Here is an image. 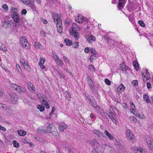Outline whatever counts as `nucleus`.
<instances>
[{"mask_svg": "<svg viewBox=\"0 0 153 153\" xmlns=\"http://www.w3.org/2000/svg\"><path fill=\"white\" fill-rule=\"evenodd\" d=\"M80 29V27L76 24H73L70 30V33L71 35L74 36V38L78 40L79 38V34L78 31Z\"/></svg>", "mask_w": 153, "mask_h": 153, "instance_id": "obj_1", "label": "nucleus"}, {"mask_svg": "<svg viewBox=\"0 0 153 153\" xmlns=\"http://www.w3.org/2000/svg\"><path fill=\"white\" fill-rule=\"evenodd\" d=\"M11 88L13 90H15L17 91L22 93L26 91V89L25 88H22L20 86H18L16 84H12L10 85Z\"/></svg>", "mask_w": 153, "mask_h": 153, "instance_id": "obj_2", "label": "nucleus"}, {"mask_svg": "<svg viewBox=\"0 0 153 153\" xmlns=\"http://www.w3.org/2000/svg\"><path fill=\"white\" fill-rule=\"evenodd\" d=\"M20 42L22 47L26 49H29L30 45L27 42V40L25 37H22L20 39Z\"/></svg>", "mask_w": 153, "mask_h": 153, "instance_id": "obj_3", "label": "nucleus"}, {"mask_svg": "<svg viewBox=\"0 0 153 153\" xmlns=\"http://www.w3.org/2000/svg\"><path fill=\"white\" fill-rule=\"evenodd\" d=\"M93 132L94 134L96 135L97 138H99L101 139L105 136L103 133L98 130H94L93 131Z\"/></svg>", "mask_w": 153, "mask_h": 153, "instance_id": "obj_4", "label": "nucleus"}, {"mask_svg": "<svg viewBox=\"0 0 153 153\" xmlns=\"http://www.w3.org/2000/svg\"><path fill=\"white\" fill-rule=\"evenodd\" d=\"M10 99L11 102L13 103H16L17 102V96L16 94L11 93L10 94Z\"/></svg>", "mask_w": 153, "mask_h": 153, "instance_id": "obj_5", "label": "nucleus"}, {"mask_svg": "<svg viewBox=\"0 0 153 153\" xmlns=\"http://www.w3.org/2000/svg\"><path fill=\"white\" fill-rule=\"evenodd\" d=\"M11 17L14 22L18 23L19 22V18L18 14L16 12H13L11 14Z\"/></svg>", "mask_w": 153, "mask_h": 153, "instance_id": "obj_6", "label": "nucleus"}, {"mask_svg": "<svg viewBox=\"0 0 153 153\" xmlns=\"http://www.w3.org/2000/svg\"><path fill=\"white\" fill-rule=\"evenodd\" d=\"M126 134L127 138L128 140H132L134 137V136L132 133H131V131L127 129L126 131Z\"/></svg>", "mask_w": 153, "mask_h": 153, "instance_id": "obj_7", "label": "nucleus"}, {"mask_svg": "<svg viewBox=\"0 0 153 153\" xmlns=\"http://www.w3.org/2000/svg\"><path fill=\"white\" fill-rule=\"evenodd\" d=\"M142 75L146 78L145 79L144 78H143V80L144 82H146L150 78V74L147 70H146L144 71H143L142 72Z\"/></svg>", "mask_w": 153, "mask_h": 153, "instance_id": "obj_8", "label": "nucleus"}, {"mask_svg": "<svg viewBox=\"0 0 153 153\" xmlns=\"http://www.w3.org/2000/svg\"><path fill=\"white\" fill-rule=\"evenodd\" d=\"M59 21V23H56L57 30L58 32L61 33L62 32V20Z\"/></svg>", "mask_w": 153, "mask_h": 153, "instance_id": "obj_9", "label": "nucleus"}, {"mask_svg": "<svg viewBox=\"0 0 153 153\" xmlns=\"http://www.w3.org/2000/svg\"><path fill=\"white\" fill-rule=\"evenodd\" d=\"M131 150L137 153H144L143 149L140 147H137L136 146H133L131 148Z\"/></svg>", "mask_w": 153, "mask_h": 153, "instance_id": "obj_10", "label": "nucleus"}, {"mask_svg": "<svg viewBox=\"0 0 153 153\" xmlns=\"http://www.w3.org/2000/svg\"><path fill=\"white\" fill-rule=\"evenodd\" d=\"M146 141L151 150L153 151V139L149 138L147 139Z\"/></svg>", "mask_w": 153, "mask_h": 153, "instance_id": "obj_11", "label": "nucleus"}, {"mask_svg": "<svg viewBox=\"0 0 153 153\" xmlns=\"http://www.w3.org/2000/svg\"><path fill=\"white\" fill-rule=\"evenodd\" d=\"M67 127L66 125L63 123H60L59 125L58 128L59 131H62Z\"/></svg>", "mask_w": 153, "mask_h": 153, "instance_id": "obj_12", "label": "nucleus"}, {"mask_svg": "<svg viewBox=\"0 0 153 153\" xmlns=\"http://www.w3.org/2000/svg\"><path fill=\"white\" fill-rule=\"evenodd\" d=\"M52 17L54 19V22L56 24L59 23V20H61L56 13L53 14L52 15Z\"/></svg>", "mask_w": 153, "mask_h": 153, "instance_id": "obj_13", "label": "nucleus"}, {"mask_svg": "<svg viewBox=\"0 0 153 153\" xmlns=\"http://www.w3.org/2000/svg\"><path fill=\"white\" fill-rule=\"evenodd\" d=\"M37 132L40 134H43L45 133H47L46 130L45 129H44L42 127H39L37 130Z\"/></svg>", "mask_w": 153, "mask_h": 153, "instance_id": "obj_14", "label": "nucleus"}, {"mask_svg": "<svg viewBox=\"0 0 153 153\" xmlns=\"http://www.w3.org/2000/svg\"><path fill=\"white\" fill-rule=\"evenodd\" d=\"M118 3V8L119 9H122L125 4V0H119Z\"/></svg>", "mask_w": 153, "mask_h": 153, "instance_id": "obj_15", "label": "nucleus"}, {"mask_svg": "<svg viewBox=\"0 0 153 153\" xmlns=\"http://www.w3.org/2000/svg\"><path fill=\"white\" fill-rule=\"evenodd\" d=\"M53 125L51 124H49L47 127V128L46 129V131L47 132V133H50L51 132V131L54 129V128H53Z\"/></svg>", "mask_w": 153, "mask_h": 153, "instance_id": "obj_16", "label": "nucleus"}, {"mask_svg": "<svg viewBox=\"0 0 153 153\" xmlns=\"http://www.w3.org/2000/svg\"><path fill=\"white\" fill-rule=\"evenodd\" d=\"M56 60H55L56 63L59 65L60 67H62L64 64L62 60H61L59 58H56Z\"/></svg>", "mask_w": 153, "mask_h": 153, "instance_id": "obj_17", "label": "nucleus"}, {"mask_svg": "<svg viewBox=\"0 0 153 153\" xmlns=\"http://www.w3.org/2000/svg\"><path fill=\"white\" fill-rule=\"evenodd\" d=\"M96 40V38L94 36L92 35L90 36L87 39V41L89 43H91L92 41H94Z\"/></svg>", "mask_w": 153, "mask_h": 153, "instance_id": "obj_18", "label": "nucleus"}, {"mask_svg": "<svg viewBox=\"0 0 153 153\" xmlns=\"http://www.w3.org/2000/svg\"><path fill=\"white\" fill-rule=\"evenodd\" d=\"M90 144L92 146H95L97 147H97L99 145L98 143L96 141L95 139L92 140L90 142Z\"/></svg>", "mask_w": 153, "mask_h": 153, "instance_id": "obj_19", "label": "nucleus"}, {"mask_svg": "<svg viewBox=\"0 0 153 153\" xmlns=\"http://www.w3.org/2000/svg\"><path fill=\"white\" fill-rule=\"evenodd\" d=\"M125 89V86L121 84L119 85L117 88V90L121 92H123Z\"/></svg>", "mask_w": 153, "mask_h": 153, "instance_id": "obj_20", "label": "nucleus"}, {"mask_svg": "<svg viewBox=\"0 0 153 153\" xmlns=\"http://www.w3.org/2000/svg\"><path fill=\"white\" fill-rule=\"evenodd\" d=\"M130 105L131 106V109L130 110L131 112L133 114L135 112V106L132 102H130Z\"/></svg>", "mask_w": 153, "mask_h": 153, "instance_id": "obj_21", "label": "nucleus"}, {"mask_svg": "<svg viewBox=\"0 0 153 153\" xmlns=\"http://www.w3.org/2000/svg\"><path fill=\"white\" fill-rule=\"evenodd\" d=\"M104 133L110 140H113V137L107 130H105Z\"/></svg>", "mask_w": 153, "mask_h": 153, "instance_id": "obj_22", "label": "nucleus"}, {"mask_svg": "<svg viewBox=\"0 0 153 153\" xmlns=\"http://www.w3.org/2000/svg\"><path fill=\"white\" fill-rule=\"evenodd\" d=\"M17 132L18 134L20 136H23L26 134L25 131L21 130H18Z\"/></svg>", "mask_w": 153, "mask_h": 153, "instance_id": "obj_23", "label": "nucleus"}, {"mask_svg": "<svg viewBox=\"0 0 153 153\" xmlns=\"http://www.w3.org/2000/svg\"><path fill=\"white\" fill-rule=\"evenodd\" d=\"M92 153H103L101 151L100 148L96 147L94 148V150L92 151Z\"/></svg>", "mask_w": 153, "mask_h": 153, "instance_id": "obj_24", "label": "nucleus"}, {"mask_svg": "<svg viewBox=\"0 0 153 153\" xmlns=\"http://www.w3.org/2000/svg\"><path fill=\"white\" fill-rule=\"evenodd\" d=\"M41 103L42 105H44L47 108H50L49 105L48 103L44 99L42 100Z\"/></svg>", "mask_w": 153, "mask_h": 153, "instance_id": "obj_25", "label": "nucleus"}, {"mask_svg": "<svg viewBox=\"0 0 153 153\" xmlns=\"http://www.w3.org/2000/svg\"><path fill=\"white\" fill-rule=\"evenodd\" d=\"M64 41L67 46H70L72 44V41L71 40L67 39H64Z\"/></svg>", "mask_w": 153, "mask_h": 153, "instance_id": "obj_26", "label": "nucleus"}, {"mask_svg": "<svg viewBox=\"0 0 153 153\" xmlns=\"http://www.w3.org/2000/svg\"><path fill=\"white\" fill-rule=\"evenodd\" d=\"M54 130L55 129H53L50 133H51L53 136L55 137H57L59 136V133L55 131Z\"/></svg>", "mask_w": 153, "mask_h": 153, "instance_id": "obj_27", "label": "nucleus"}, {"mask_svg": "<svg viewBox=\"0 0 153 153\" xmlns=\"http://www.w3.org/2000/svg\"><path fill=\"white\" fill-rule=\"evenodd\" d=\"M144 99L146 100V102L147 103H150V101L149 99L148 96L146 94L144 95H143Z\"/></svg>", "mask_w": 153, "mask_h": 153, "instance_id": "obj_28", "label": "nucleus"}, {"mask_svg": "<svg viewBox=\"0 0 153 153\" xmlns=\"http://www.w3.org/2000/svg\"><path fill=\"white\" fill-rule=\"evenodd\" d=\"M37 108L41 112H42L45 110V107L42 105H37Z\"/></svg>", "mask_w": 153, "mask_h": 153, "instance_id": "obj_29", "label": "nucleus"}, {"mask_svg": "<svg viewBox=\"0 0 153 153\" xmlns=\"http://www.w3.org/2000/svg\"><path fill=\"white\" fill-rule=\"evenodd\" d=\"M117 147L119 149H121L122 150H124V146L120 143H118L116 145Z\"/></svg>", "mask_w": 153, "mask_h": 153, "instance_id": "obj_30", "label": "nucleus"}, {"mask_svg": "<svg viewBox=\"0 0 153 153\" xmlns=\"http://www.w3.org/2000/svg\"><path fill=\"white\" fill-rule=\"evenodd\" d=\"M89 103L94 108H96L97 107V106L96 105V102H95V101L94 100H92V101H91V102H90Z\"/></svg>", "mask_w": 153, "mask_h": 153, "instance_id": "obj_31", "label": "nucleus"}, {"mask_svg": "<svg viewBox=\"0 0 153 153\" xmlns=\"http://www.w3.org/2000/svg\"><path fill=\"white\" fill-rule=\"evenodd\" d=\"M130 119L131 122L134 123H135L137 121V118L134 117L130 116Z\"/></svg>", "mask_w": 153, "mask_h": 153, "instance_id": "obj_32", "label": "nucleus"}, {"mask_svg": "<svg viewBox=\"0 0 153 153\" xmlns=\"http://www.w3.org/2000/svg\"><path fill=\"white\" fill-rule=\"evenodd\" d=\"M133 65L135 69L137 71L139 68V64L137 62L134 61L133 63Z\"/></svg>", "mask_w": 153, "mask_h": 153, "instance_id": "obj_33", "label": "nucleus"}, {"mask_svg": "<svg viewBox=\"0 0 153 153\" xmlns=\"http://www.w3.org/2000/svg\"><path fill=\"white\" fill-rule=\"evenodd\" d=\"M20 62L21 65H23L24 67H25V66H26L28 64V62L26 61H23V60H21Z\"/></svg>", "mask_w": 153, "mask_h": 153, "instance_id": "obj_34", "label": "nucleus"}, {"mask_svg": "<svg viewBox=\"0 0 153 153\" xmlns=\"http://www.w3.org/2000/svg\"><path fill=\"white\" fill-rule=\"evenodd\" d=\"M84 18L82 16H78V22H77L79 23H81L83 21Z\"/></svg>", "mask_w": 153, "mask_h": 153, "instance_id": "obj_35", "label": "nucleus"}, {"mask_svg": "<svg viewBox=\"0 0 153 153\" xmlns=\"http://www.w3.org/2000/svg\"><path fill=\"white\" fill-rule=\"evenodd\" d=\"M0 49L4 51H5L7 49L4 45L2 44L1 46H0Z\"/></svg>", "mask_w": 153, "mask_h": 153, "instance_id": "obj_36", "label": "nucleus"}, {"mask_svg": "<svg viewBox=\"0 0 153 153\" xmlns=\"http://www.w3.org/2000/svg\"><path fill=\"white\" fill-rule=\"evenodd\" d=\"M35 47L37 48H41L42 46L41 44L39 42H36L35 44Z\"/></svg>", "mask_w": 153, "mask_h": 153, "instance_id": "obj_37", "label": "nucleus"}, {"mask_svg": "<svg viewBox=\"0 0 153 153\" xmlns=\"http://www.w3.org/2000/svg\"><path fill=\"white\" fill-rule=\"evenodd\" d=\"M30 7H31L33 11H35L36 12H37V10L36 9L34 4H30Z\"/></svg>", "mask_w": 153, "mask_h": 153, "instance_id": "obj_38", "label": "nucleus"}, {"mask_svg": "<svg viewBox=\"0 0 153 153\" xmlns=\"http://www.w3.org/2000/svg\"><path fill=\"white\" fill-rule=\"evenodd\" d=\"M96 59V57L94 55H91L90 57V60L91 62H93L94 59Z\"/></svg>", "mask_w": 153, "mask_h": 153, "instance_id": "obj_39", "label": "nucleus"}, {"mask_svg": "<svg viewBox=\"0 0 153 153\" xmlns=\"http://www.w3.org/2000/svg\"><path fill=\"white\" fill-rule=\"evenodd\" d=\"M13 146L15 147H18L19 146V143L16 140H14L13 141Z\"/></svg>", "mask_w": 153, "mask_h": 153, "instance_id": "obj_40", "label": "nucleus"}, {"mask_svg": "<svg viewBox=\"0 0 153 153\" xmlns=\"http://www.w3.org/2000/svg\"><path fill=\"white\" fill-rule=\"evenodd\" d=\"M22 2L25 4H28L30 3V0H22Z\"/></svg>", "mask_w": 153, "mask_h": 153, "instance_id": "obj_41", "label": "nucleus"}, {"mask_svg": "<svg viewBox=\"0 0 153 153\" xmlns=\"http://www.w3.org/2000/svg\"><path fill=\"white\" fill-rule=\"evenodd\" d=\"M89 69L91 71L94 72L95 71V69L94 66L93 65H89L88 67Z\"/></svg>", "mask_w": 153, "mask_h": 153, "instance_id": "obj_42", "label": "nucleus"}, {"mask_svg": "<svg viewBox=\"0 0 153 153\" xmlns=\"http://www.w3.org/2000/svg\"><path fill=\"white\" fill-rule=\"evenodd\" d=\"M138 22L141 26L144 27H145V25L144 22L142 20H139L138 21Z\"/></svg>", "mask_w": 153, "mask_h": 153, "instance_id": "obj_43", "label": "nucleus"}, {"mask_svg": "<svg viewBox=\"0 0 153 153\" xmlns=\"http://www.w3.org/2000/svg\"><path fill=\"white\" fill-rule=\"evenodd\" d=\"M45 61V59H41L40 60V62L39 63V65H43Z\"/></svg>", "mask_w": 153, "mask_h": 153, "instance_id": "obj_44", "label": "nucleus"}, {"mask_svg": "<svg viewBox=\"0 0 153 153\" xmlns=\"http://www.w3.org/2000/svg\"><path fill=\"white\" fill-rule=\"evenodd\" d=\"M2 8L5 11L8 10V6L6 4H5L3 5L2 6Z\"/></svg>", "mask_w": 153, "mask_h": 153, "instance_id": "obj_45", "label": "nucleus"}, {"mask_svg": "<svg viewBox=\"0 0 153 153\" xmlns=\"http://www.w3.org/2000/svg\"><path fill=\"white\" fill-rule=\"evenodd\" d=\"M6 112L8 114H11L13 112L12 109L10 108H7L6 110Z\"/></svg>", "mask_w": 153, "mask_h": 153, "instance_id": "obj_46", "label": "nucleus"}, {"mask_svg": "<svg viewBox=\"0 0 153 153\" xmlns=\"http://www.w3.org/2000/svg\"><path fill=\"white\" fill-rule=\"evenodd\" d=\"M126 65L125 64H123L121 68V69L122 71H125L126 68Z\"/></svg>", "mask_w": 153, "mask_h": 153, "instance_id": "obj_47", "label": "nucleus"}, {"mask_svg": "<svg viewBox=\"0 0 153 153\" xmlns=\"http://www.w3.org/2000/svg\"><path fill=\"white\" fill-rule=\"evenodd\" d=\"M89 85L90 86L91 90L92 91H93L94 90V85L93 82H92V83H90Z\"/></svg>", "mask_w": 153, "mask_h": 153, "instance_id": "obj_48", "label": "nucleus"}, {"mask_svg": "<svg viewBox=\"0 0 153 153\" xmlns=\"http://www.w3.org/2000/svg\"><path fill=\"white\" fill-rule=\"evenodd\" d=\"M24 68L25 70L27 71H30V68L29 64L26 66H25V67H24Z\"/></svg>", "mask_w": 153, "mask_h": 153, "instance_id": "obj_49", "label": "nucleus"}, {"mask_svg": "<svg viewBox=\"0 0 153 153\" xmlns=\"http://www.w3.org/2000/svg\"><path fill=\"white\" fill-rule=\"evenodd\" d=\"M105 82L106 84L109 85L111 84V82L108 79H105Z\"/></svg>", "mask_w": 153, "mask_h": 153, "instance_id": "obj_50", "label": "nucleus"}, {"mask_svg": "<svg viewBox=\"0 0 153 153\" xmlns=\"http://www.w3.org/2000/svg\"><path fill=\"white\" fill-rule=\"evenodd\" d=\"M138 82L137 80H133L132 82V84L134 86H136L137 85Z\"/></svg>", "mask_w": 153, "mask_h": 153, "instance_id": "obj_51", "label": "nucleus"}, {"mask_svg": "<svg viewBox=\"0 0 153 153\" xmlns=\"http://www.w3.org/2000/svg\"><path fill=\"white\" fill-rule=\"evenodd\" d=\"M109 116L111 119H114V118L115 117V116L114 114H113L112 112H111V113H109Z\"/></svg>", "mask_w": 153, "mask_h": 153, "instance_id": "obj_52", "label": "nucleus"}, {"mask_svg": "<svg viewBox=\"0 0 153 153\" xmlns=\"http://www.w3.org/2000/svg\"><path fill=\"white\" fill-rule=\"evenodd\" d=\"M16 68L18 71L20 72L22 70L19 65L18 64L16 65Z\"/></svg>", "mask_w": 153, "mask_h": 153, "instance_id": "obj_53", "label": "nucleus"}, {"mask_svg": "<svg viewBox=\"0 0 153 153\" xmlns=\"http://www.w3.org/2000/svg\"><path fill=\"white\" fill-rule=\"evenodd\" d=\"M86 97L87 98L88 100L89 101V103L92 100H94L92 97H91L90 96H88V97L86 96Z\"/></svg>", "mask_w": 153, "mask_h": 153, "instance_id": "obj_54", "label": "nucleus"}, {"mask_svg": "<svg viewBox=\"0 0 153 153\" xmlns=\"http://www.w3.org/2000/svg\"><path fill=\"white\" fill-rule=\"evenodd\" d=\"M40 34L42 36L44 37H45L46 36L45 33L42 30L40 31Z\"/></svg>", "mask_w": 153, "mask_h": 153, "instance_id": "obj_55", "label": "nucleus"}, {"mask_svg": "<svg viewBox=\"0 0 153 153\" xmlns=\"http://www.w3.org/2000/svg\"><path fill=\"white\" fill-rule=\"evenodd\" d=\"M0 106L3 109H6L7 108V106L6 105L4 104H0Z\"/></svg>", "mask_w": 153, "mask_h": 153, "instance_id": "obj_56", "label": "nucleus"}, {"mask_svg": "<svg viewBox=\"0 0 153 153\" xmlns=\"http://www.w3.org/2000/svg\"><path fill=\"white\" fill-rule=\"evenodd\" d=\"M90 51L91 52L94 54H96L97 53V51L96 50L94 49H90Z\"/></svg>", "mask_w": 153, "mask_h": 153, "instance_id": "obj_57", "label": "nucleus"}, {"mask_svg": "<svg viewBox=\"0 0 153 153\" xmlns=\"http://www.w3.org/2000/svg\"><path fill=\"white\" fill-rule=\"evenodd\" d=\"M27 12V11L25 9H24L22 10L21 12V13L22 15H25L26 14Z\"/></svg>", "mask_w": 153, "mask_h": 153, "instance_id": "obj_58", "label": "nucleus"}, {"mask_svg": "<svg viewBox=\"0 0 153 153\" xmlns=\"http://www.w3.org/2000/svg\"><path fill=\"white\" fill-rule=\"evenodd\" d=\"M78 44L79 42H75V45L73 44V46H74V47L75 48H76L78 47Z\"/></svg>", "mask_w": 153, "mask_h": 153, "instance_id": "obj_59", "label": "nucleus"}, {"mask_svg": "<svg viewBox=\"0 0 153 153\" xmlns=\"http://www.w3.org/2000/svg\"><path fill=\"white\" fill-rule=\"evenodd\" d=\"M37 95L38 97L39 98V99L41 100L43 99L42 96L41 94H37Z\"/></svg>", "mask_w": 153, "mask_h": 153, "instance_id": "obj_60", "label": "nucleus"}, {"mask_svg": "<svg viewBox=\"0 0 153 153\" xmlns=\"http://www.w3.org/2000/svg\"><path fill=\"white\" fill-rule=\"evenodd\" d=\"M32 85H33L31 83H28L27 87L29 90H30V88H31V87L32 86Z\"/></svg>", "mask_w": 153, "mask_h": 153, "instance_id": "obj_61", "label": "nucleus"}, {"mask_svg": "<svg viewBox=\"0 0 153 153\" xmlns=\"http://www.w3.org/2000/svg\"><path fill=\"white\" fill-rule=\"evenodd\" d=\"M151 84L150 82H148L147 83V86L148 89H149L151 88Z\"/></svg>", "mask_w": 153, "mask_h": 153, "instance_id": "obj_62", "label": "nucleus"}, {"mask_svg": "<svg viewBox=\"0 0 153 153\" xmlns=\"http://www.w3.org/2000/svg\"><path fill=\"white\" fill-rule=\"evenodd\" d=\"M122 106L123 108L125 109H126L127 108V105L126 103H123Z\"/></svg>", "mask_w": 153, "mask_h": 153, "instance_id": "obj_63", "label": "nucleus"}, {"mask_svg": "<svg viewBox=\"0 0 153 153\" xmlns=\"http://www.w3.org/2000/svg\"><path fill=\"white\" fill-rule=\"evenodd\" d=\"M66 149L68 151V153H73L71 151L69 148L66 147Z\"/></svg>", "mask_w": 153, "mask_h": 153, "instance_id": "obj_64", "label": "nucleus"}]
</instances>
